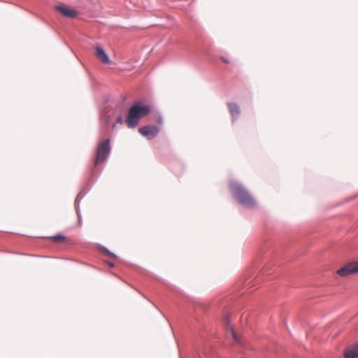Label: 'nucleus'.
Listing matches in <instances>:
<instances>
[{
  "label": "nucleus",
  "instance_id": "nucleus-1",
  "mask_svg": "<svg viewBox=\"0 0 358 358\" xmlns=\"http://www.w3.org/2000/svg\"><path fill=\"white\" fill-rule=\"evenodd\" d=\"M150 112V108L147 105H142L136 103L133 105L128 113V116L126 120V123L129 128L136 127L139 122V120L148 115Z\"/></svg>",
  "mask_w": 358,
  "mask_h": 358
},
{
  "label": "nucleus",
  "instance_id": "nucleus-2",
  "mask_svg": "<svg viewBox=\"0 0 358 358\" xmlns=\"http://www.w3.org/2000/svg\"><path fill=\"white\" fill-rule=\"evenodd\" d=\"M231 189L235 199L243 206L253 208L256 201L246 189L238 184H231Z\"/></svg>",
  "mask_w": 358,
  "mask_h": 358
},
{
  "label": "nucleus",
  "instance_id": "nucleus-3",
  "mask_svg": "<svg viewBox=\"0 0 358 358\" xmlns=\"http://www.w3.org/2000/svg\"><path fill=\"white\" fill-rule=\"evenodd\" d=\"M110 150L109 139L101 142L97 147L94 165L106 160Z\"/></svg>",
  "mask_w": 358,
  "mask_h": 358
},
{
  "label": "nucleus",
  "instance_id": "nucleus-4",
  "mask_svg": "<svg viewBox=\"0 0 358 358\" xmlns=\"http://www.w3.org/2000/svg\"><path fill=\"white\" fill-rule=\"evenodd\" d=\"M337 275L346 278L351 275L358 274V262L352 261L346 263L336 271Z\"/></svg>",
  "mask_w": 358,
  "mask_h": 358
},
{
  "label": "nucleus",
  "instance_id": "nucleus-5",
  "mask_svg": "<svg viewBox=\"0 0 358 358\" xmlns=\"http://www.w3.org/2000/svg\"><path fill=\"white\" fill-rule=\"evenodd\" d=\"M138 132L148 139H152L159 132V129L156 126H144L138 128Z\"/></svg>",
  "mask_w": 358,
  "mask_h": 358
},
{
  "label": "nucleus",
  "instance_id": "nucleus-6",
  "mask_svg": "<svg viewBox=\"0 0 358 358\" xmlns=\"http://www.w3.org/2000/svg\"><path fill=\"white\" fill-rule=\"evenodd\" d=\"M55 10L69 18H76L78 15V11L66 5L57 6Z\"/></svg>",
  "mask_w": 358,
  "mask_h": 358
},
{
  "label": "nucleus",
  "instance_id": "nucleus-7",
  "mask_svg": "<svg viewBox=\"0 0 358 358\" xmlns=\"http://www.w3.org/2000/svg\"><path fill=\"white\" fill-rule=\"evenodd\" d=\"M343 357L344 358H358V341L346 348Z\"/></svg>",
  "mask_w": 358,
  "mask_h": 358
},
{
  "label": "nucleus",
  "instance_id": "nucleus-8",
  "mask_svg": "<svg viewBox=\"0 0 358 358\" xmlns=\"http://www.w3.org/2000/svg\"><path fill=\"white\" fill-rule=\"evenodd\" d=\"M96 56L103 64L110 62L109 58L105 51L101 47L96 48Z\"/></svg>",
  "mask_w": 358,
  "mask_h": 358
},
{
  "label": "nucleus",
  "instance_id": "nucleus-9",
  "mask_svg": "<svg viewBox=\"0 0 358 358\" xmlns=\"http://www.w3.org/2000/svg\"><path fill=\"white\" fill-rule=\"evenodd\" d=\"M225 322H226L227 329L228 331V336H231L234 339V343H241V339H240L239 336L234 331L232 327L229 324V319L227 317L226 318Z\"/></svg>",
  "mask_w": 358,
  "mask_h": 358
},
{
  "label": "nucleus",
  "instance_id": "nucleus-10",
  "mask_svg": "<svg viewBox=\"0 0 358 358\" xmlns=\"http://www.w3.org/2000/svg\"><path fill=\"white\" fill-rule=\"evenodd\" d=\"M228 107L232 116L237 115L240 113V108L236 103H228Z\"/></svg>",
  "mask_w": 358,
  "mask_h": 358
},
{
  "label": "nucleus",
  "instance_id": "nucleus-11",
  "mask_svg": "<svg viewBox=\"0 0 358 358\" xmlns=\"http://www.w3.org/2000/svg\"><path fill=\"white\" fill-rule=\"evenodd\" d=\"M52 239L55 242L58 243V242L63 241L64 240V237L61 235H57V236H52Z\"/></svg>",
  "mask_w": 358,
  "mask_h": 358
},
{
  "label": "nucleus",
  "instance_id": "nucleus-12",
  "mask_svg": "<svg viewBox=\"0 0 358 358\" xmlns=\"http://www.w3.org/2000/svg\"><path fill=\"white\" fill-rule=\"evenodd\" d=\"M220 59H222V62H224L226 64H229L230 62L228 59H225L223 57H221Z\"/></svg>",
  "mask_w": 358,
  "mask_h": 358
},
{
  "label": "nucleus",
  "instance_id": "nucleus-13",
  "mask_svg": "<svg viewBox=\"0 0 358 358\" xmlns=\"http://www.w3.org/2000/svg\"><path fill=\"white\" fill-rule=\"evenodd\" d=\"M116 121H117V123H120L121 124L122 122V119L121 117H118L117 118Z\"/></svg>",
  "mask_w": 358,
  "mask_h": 358
},
{
  "label": "nucleus",
  "instance_id": "nucleus-14",
  "mask_svg": "<svg viewBox=\"0 0 358 358\" xmlns=\"http://www.w3.org/2000/svg\"><path fill=\"white\" fill-rule=\"evenodd\" d=\"M109 266H110V267H113V264L110 263V264H109Z\"/></svg>",
  "mask_w": 358,
  "mask_h": 358
}]
</instances>
